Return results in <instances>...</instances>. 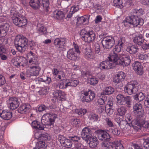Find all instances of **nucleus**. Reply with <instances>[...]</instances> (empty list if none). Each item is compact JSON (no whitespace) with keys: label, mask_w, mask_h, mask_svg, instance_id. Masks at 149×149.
Segmentation results:
<instances>
[{"label":"nucleus","mask_w":149,"mask_h":149,"mask_svg":"<svg viewBox=\"0 0 149 149\" xmlns=\"http://www.w3.org/2000/svg\"><path fill=\"white\" fill-rule=\"evenodd\" d=\"M122 47L118 44L116 45L113 50V52L110 54L109 58L110 61H114L117 65H122L123 67L127 66L131 62L130 57L125 55L119 58L118 56L117 53L120 51Z\"/></svg>","instance_id":"1"},{"label":"nucleus","mask_w":149,"mask_h":149,"mask_svg":"<svg viewBox=\"0 0 149 149\" xmlns=\"http://www.w3.org/2000/svg\"><path fill=\"white\" fill-rule=\"evenodd\" d=\"M29 5L34 9H38L40 7L42 6L47 13H48L50 10L49 0H31L29 2Z\"/></svg>","instance_id":"2"},{"label":"nucleus","mask_w":149,"mask_h":149,"mask_svg":"<svg viewBox=\"0 0 149 149\" xmlns=\"http://www.w3.org/2000/svg\"><path fill=\"white\" fill-rule=\"evenodd\" d=\"M28 40L24 36L16 37L14 40V44L16 47L20 52H24L26 49L25 47L27 45Z\"/></svg>","instance_id":"3"},{"label":"nucleus","mask_w":149,"mask_h":149,"mask_svg":"<svg viewBox=\"0 0 149 149\" xmlns=\"http://www.w3.org/2000/svg\"><path fill=\"white\" fill-rule=\"evenodd\" d=\"M143 20L141 18H139L138 17L135 16H131L128 18L123 21L125 26L127 25V23L132 24L134 27L137 26L140 27L143 24Z\"/></svg>","instance_id":"4"},{"label":"nucleus","mask_w":149,"mask_h":149,"mask_svg":"<svg viewBox=\"0 0 149 149\" xmlns=\"http://www.w3.org/2000/svg\"><path fill=\"white\" fill-rule=\"evenodd\" d=\"M80 34L83 40L88 43L93 41L95 38V34L93 31H86L83 29L81 30Z\"/></svg>","instance_id":"5"},{"label":"nucleus","mask_w":149,"mask_h":149,"mask_svg":"<svg viewBox=\"0 0 149 149\" xmlns=\"http://www.w3.org/2000/svg\"><path fill=\"white\" fill-rule=\"evenodd\" d=\"M116 99L117 103L120 105H125L129 108L131 107L132 101L129 96L119 94L117 96Z\"/></svg>","instance_id":"6"},{"label":"nucleus","mask_w":149,"mask_h":149,"mask_svg":"<svg viewBox=\"0 0 149 149\" xmlns=\"http://www.w3.org/2000/svg\"><path fill=\"white\" fill-rule=\"evenodd\" d=\"M13 23L19 27H22L27 24V20L25 17L20 14H14L12 17Z\"/></svg>","instance_id":"7"},{"label":"nucleus","mask_w":149,"mask_h":149,"mask_svg":"<svg viewBox=\"0 0 149 149\" xmlns=\"http://www.w3.org/2000/svg\"><path fill=\"white\" fill-rule=\"evenodd\" d=\"M138 83L135 81H132L127 84L125 89L129 95H131L136 92L138 91Z\"/></svg>","instance_id":"8"},{"label":"nucleus","mask_w":149,"mask_h":149,"mask_svg":"<svg viewBox=\"0 0 149 149\" xmlns=\"http://www.w3.org/2000/svg\"><path fill=\"white\" fill-rule=\"evenodd\" d=\"M99 139L101 141H109L110 140L109 134L106 131L102 130H98L95 132Z\"/></svg>","instance_id":"9"},{"label":"nucleus","mask_w":149,"mask_h":149,"mask_svg":"<svg viewBox=\"0 0 149 149\" xmlns=\"http://www.w3.org/2000/svg\"><path fill=\"white\" fill-rule=\"evenodd\" d=\"M102 44L105 49L111 48L114 45L115 40L111 37H106L104 38L102 41Z\"/></svg>","instance_id":"10"},{"label":"nucleus","mask_w":149,"mask_h":149,"mask_svg":"<svg viewBox=\"0 0 149 149\" xmlns=\"http://www.w3.org/2000/svg\"><path fill=\"white\" fill-rule=\"evenodd\" d=\"M112 62L113 63H111L110 61H104L101 62L99 65L98 66V68H100L101 69H109L115 67V65H117L114 61Z\"/></svg>","instance_id":"11"},{"label":"nucleus","mask_w":149,"mask_h":149,"mask_svg":"<svg viewBox=\"0 0 149 149\" xmlns=\"http://www.w3.org/2000/svg\"><path fill=\"white\" fill-rule=\"evenodd\" d=\"M9 24L4 22L0 24V37H4L7 35V33L9 29Z\"/></svg>","instance_id":"12"},{"label":"nucleus","mask_w":149,"mask_h":149,"mask_svg":"<svg viewBox=\"0 0 149 149\" xmlns=\"http://www.w3.org/2000/svg\"><path fill=\"white\" fill-rule=\"evenodd\" d=\"M10 109L12 110L17 109L19 104V99L16 97H11L9 99Z\"/></svg>","instance_id":"13"},{"label":"nucleus","mask_w":149,"mask_h":149,"mask_svg":"<svg viewBox=\"0 0 149 149\" xmlns=\"http://www.w3.org/2000/svg\"><path fill=\"white\" fill-rule=\"evenodd\" d=\"M81 135L83 139L88 142L91 136V130L87 127H85L82 129Z\"/></svg>","instance_id":"14"},{"label":"nucleus","mask_w":149,"mask_h":149,"mask_svg":"<svg viewBox=\"0 0 149 149\" xmlns=\"http://www.w3.org/2000/svg\"><path fill=\"white\" fill-rule=\"evenodd\" d=\"M142 105L139 103H136L133 106L134 111L135 113H136L137 116L142 117L143 113L142 111Z\"/></svg>","instance_id":"15"},{"label":"nucleus","mask_w":149,"mask_h":149,"mask_svg":"<svg viewBox=\"0 0 149 149\" xmlns=\"http://www.w3.org/2000/svg\"><path fill=\"white\" fill-rule=\"evenodd\" d=\"M141 123L142 120L141 119H139V118H138L137 120H134L131 123H129L128 124L130 126H132L135 130H138L141 128Z\"/></svg>","instance_id":"16"},{"label":"nucleus","mask_w":149,"mask_h":149,"mask_svg":"<svg viewBox=\"0 0 149 149\" xmlns=\"http://www.w3.org/2000/svg\"><path fill=\"white\" fill-rule=\"evenodd\" d=\"M145 39L143 34H140L136 36L133 39V42L138 45L142 46Z\"/></svg>","instance_id":"17"},{"label":"nucleus","mask_w":149,"mask_h":149,"mask_svg":"<svg viewBox=\"0 0 149 149\" xmlns=\"http://www.w3.org/2000/svg\"><path fill=\"white\" fill-rule=\"evenodd\" d=\"M31 108V106L29 104H25L21 105L18 109L19 113L24 114L29 112Z\"/></svg>","instance_id":"18"},{"label":"nucleus","mask_w":149,"mask_h":149,"mask_svg":"<svg viewBox=\"0 0 149 149\" xmlns=\"http://www.w3.org/2000/svg\"><path fill=\"white\" fill-rule=\"evenodd\" d=\"M40 70V68L38 66H33L30 71V74H26L27 76L30 77L31 76H37L39 74Z\"/></svg>","instance_id":"19"},{"label":"nucleus","mask_w":149,"mask_h":149,"mask_svg":"<svg viewBox=\"0 0 149 149\" xmlns=\"http://www.w3.org/2000/svg\"><path fill=\"white\" fill-rule=\"evenodd\" d=\"M133 69L139 75H141L143 74V67L140 62L138 61L135 62L133 66Z\"/></svg>","instance_id":"20"},{"label":"nucleus","mask_w":149,"mask_h":149,"mask_svg":"<svg viewBox=\"0 0 149 149\" xmlns=\"http://www.w3.org/2000/svg\"><path fill=\"white\" fill-rule=\"evenodd\" d=\"M67 56L68 59L74 61H76L78 58L74 51L72 49H69L68 52Z\"/></svg>","instance_id":"21"},{"label":"nucleus","mask_w":149,"mask_h":149,"mask_svg":"<svg viewBox=\"0 0 149 149\" xmlns=\"http://www.w3.org/2000/svg\"><path fill=\"white\" fill-rule=\"evenodd\" d=\"M54 43L56 46L58 47L59 48H62L64 46L65 40L62 38H57L54 40Z\"/></svg>","instance_id":"22"},{"label":"nucleus","mask_w":149,"mask_h":149,"mask_svg":"<svg viewBox=\"0 0 149 149\" xmlns=\"http://www.w3.org/2000/svg\"><path fill=\"white\" fill-rule=\"evenodd\" d=\"M110 146L112 149H124L123 145L118 141H114L111 143Z\"/></svg>","instance_id":"23"},{"label":"nucleus","mask_w":149,"mask_h":149,"mask_svg":"<svg viewBox=\"0 0 149 149\" xmlns=\"http://www.w3.org/2000/svg\"><path fill=\"white\" fill-rule=\"evenodd\" d=\"M114 89L111 86L107 87L105 88L103 91L101 93V95H111L114 92Z\"/></svg>","instance_id":"24"},{"label":"nucleus","mask_w":149,"mask_h":149,"mask_svg":"<svg viewBox=\"0 0 149 149\" xmlns=\"http://www.w3.org/2000/svg\"><path fill=\"white\" fill-rule=\"evenodd\" d=\"M0 116L4 120H8L11 118L12 113L11 112L4 110L0 113Z\"/></svg>","instance_id":"25"},{"label":"nucleus","mask_w":149,"mask_h":149,"mask_svg":"<svg viewBox=\"0 0 149 149\" xmlns=\"http://www.w3.org/2000/svg\"><path fill=\"white\" fill-rule=\"evenodd\" d=\"M89 140L90 141L89 146L91 148L96 147L98 143V141L96 137L91 136Z\"/></svg>","instance_id":"26"},{"label":"nucleus","mask_w":149,"mask_h":149,"mask_svg":"<svg viewBox=\"0 0 149 149\" xmlns=\"http://www.w3.org/2000/svg\"><path fill=\"white\" fill-rule=\"evenodd\" d=\"M126 51L130 54H135L138 51L139 48L136 45H134L128 47Z\"/></svg>","instance_id":"27"},{"label":"nucleus","mask_w":149,"mask_h":149,"mask_svg":"<svg viewBox=\"0 0 149 149\" xmlns=\"http://www.w3.org/2000/svg\"><path fill=\"white\" fill-rule=\"evenodd\" d=\"M31 126L35 129H38L40 130H44V127L40 125V123L37 120L33 121L31 123Z\"/></svg>","instance_id":"28"},{"label":"nucleus","mask_w":149,"mask_h":149,"mask_svg":"<svg viewBox=\"0 0 149 149\" xmlns=\"http://www.w3.org/2000/svg\"><path fill=\"white\" fill-rule=\"evenodd\" d=\"M64 13L61 10H56L53 13V17L58 19H61L64 17Z\"/></svg>","instance_id":"29"},{"label":"nucleus","mask_w":149,"mask_h":149,"mask_svg":"<svg viewBox=\"0 0 149 149\" xmlns=\"http://www.w3.org/2000/svg\"><path fill=\"white\" fill-rule=\"evenodd\" d=\"M45 117H48L49 121L52 123H54V119L57 118V116L56 114L49 113L44 114L43 116V118H45Z\"/></svg>","instance_id":"30"},{"label":"nucleus","mask_w":149,"mask_h":149,"mask_svg":"<svg viewBox=\"0 0 149 149\" xmlns=\"http://www.w3.org/2000/svg\"><path fill=\"white\" fill-rule=\"evenodd\" d=\"M68 82H67L65 84V87H67L68 86L76 87L79 84V81L77 80L70 79Z\"/></svg>","instance_id":"31"},{"label":"nucleus","mask_w":149,"mask_h":149,"mask_svg":"<svg viewBox=\"0 0 149 149\" xmlns=\"http://www.w3.org/2000/svg\"><path fill=\"white\" fill-rule=\"evenodd\" d=\"M118 112L117 114L120 116H122L125 114L127 111V108L125 107L121 106L118 107L117 109Z\"/></svg>","instance_id":"32"},{"label":"nucleus","mask_w":149,"mask_h":149,"mask_svg":"<svg viewBox=\"0 0 149 149\" xmlns=\"http://www.w3.org/2000/svg\"><path fill=\"white\" fill-rule=\"evenodd\" d=\"M101 98L98 99L97 102L98 105H103L105 104L107 101V97L106 95H102Z\"/></svg>","instance_id":"33"},{"label":"nucleus","mask_w":149,"mask_h":149,"mask_svg":"<svg viewBox=\"0 0 149 149\" xmlns=\"http://www.w3.org/2000/svg\"><path fill=\"white\" fill-rule=\"evenodd\" d=\"M133 98L135 100L141 102L144 99L145 96L142 93L140 92L134 95Z\"/></svg>","instance_id":"34"},{"label":"nucleus","mask_w":149,"mask_h":149,"mask_svg":"<svg viewBox=\"0 0 149 149\" xmlns=\"http://www.w3.org/2000/svg\"><path fill=\"white\" fill-rule=\"evenodd\" d=\"M84 95L81 98V101L83 103L86 102H89L91 101L90 98L89 96V93L87 92H85L84 93Z\"/></svg>","instance_id":"35"},{"label":"nucleus","mask_w":149,"mask_h":149,"mask_svg":"<svg viewBox=\"0 0 149 149\" xmlns=\"http://www.w3.org/2000/svg\"><path fill=\"white\" fill-rule=\"evenodd\" d=\"M6 52L5 49L3 47L0 45V58L2 60H6L7 58V56L3 54Z\"/></svg>","instance_id":"36"},{"label":"nucleus","mask_w":149,"mask_h":149,"mask_svg":"<svg viewBox=\"0 0 149 149\" xmlns=\"http://www.w3.org/2000/svg\"><path fill=\"white\" fill-rule=\"evenodd\" d=\"M113 3L114 6L118 8H122L123 7V5L122 0H113Z\"/></svg>","instance_id":"37"},{"label":"nucleus","mask_w":149,"mask_h":149,"mask_svg":"<svg viewBox=\"0 0 149 149\" xmlns=\"http://www.w3.org/2000/svg\"><path fill=\"white\" fill-rule=\"evenodd\" d=\"M50 137L48 134L47 133L41 134L40 135L38 139L42 140V141H46L50 139Z\"/></svg>","instance_id":"38"},{"label":"nucleus","mask_w":149,"mask_h":149,"mask_svg":"<svg viewBox=\"0 0 149 149\" xmlns=\"http://www.w3.org/2000/svg\"><path fill=\"white\" fill-rule=\"evenodd\" d=\"M67 81V79H63V80L59 84H58L56 85V88L61 89L66 88L67 87H65V85Z\"/></svg>","instance_id":"39"},{"label":"nucleus","mask_w":149,"mask_h":149,"mask_svg":"<svg viewBox=\"0 0 149 149\" xmlns=\"http://www.w3.org/2000/svg\"><path fill=\"white\" fill-rule=\"evenodd\" d=\"M87 16L85 15L78 17L77 19V24L80 25L83 24L87 19Z\"/></svg>","instance_id":"40"},{"label":"nucleus","mask_w":149,"mask_h":149,"mask_svg":"<svg viewBox=\"0 0 149 149\" xmlns=\"http://www.w3.org/2000/svg\"><path fill=\"white\" fill-rule=\"evenodd\" d=\"M125 77V74L123 72H120L117 74V77L115 79H117L119 80H123Z\"/></svg>","instance_id":"41"},{"label":"nucleus","mask_w":149,"mask_h":149,"mask_svg":"<svg viewBox=\"0 0 149 149\" xmlns=\"http://www.w3.org/2000/svg\"><path fill=\"white\" fill-rule=\"evenodd\" d=\"M88 118L90 120L97 121L99 118L98 116L95 113H92L89 115Z\"/></svg>","instance_id":"42"},{"label":"nucleus","mask_w":149,"mask_h":149,"mask_svg":"<svg viewBox=\"0 0 149 149\" xmlns=\"http://www.w3.org/2000/svg\"><path fill=\"white\" fill-rule=\"evenodd\" d=\"M61 145L65 147L70 148L72 146V142L70 140L67 139L63 142V143Z\"/></svg>","instance_id":"43"},{"label":"nucleus","mask_w":149,"mask_h":149,"mask_svg":"<svg viewBox=\"0 0 149 149\" xmlns=\"http://www.w3.org/2000/svg\"><path fill=\"white\" fill-rule=\"evenodd\" d=\"M129 125L127 122L124 120H122L119 123V126L122 129H125L127 128V126Z\"/></svg>","instance_id":"44"},{"label":"nucleus","mask_w":149,"mask_h":149,"mask_svg":"<svg viewBox=\"0 0 149 149\" xmlns=\"http://www.w3.org/2000/svg\"><path fill=\"white\" fill-rule=\"evenodd\" d=\"M113 81L116 83V86L118 88H120L123 86V84L121 80H119L117 79H113Z\"/></svg>","instance_id":"45"},{"label":"nucleus","mask_w":149,"mask_h":149,"mask_svg":"<svg viewBox=\"0 0 149 149\" xmlns=\"http://www.w3.org/2000/svg\"><path fill=\"white\" fill-rule=\"evenodd\" d=\"M45 142L43 141H39L36 144V146L39 148H44L45 147Z\"/></svg>","instance_id":"46"},{"label":"nucleus","mask_w":149,"mask_h":149,"mask_svg":"<svg viewBox=\"0 0 149 149\" xmlns=\"http://www.w3.org/2000/svg\"><path fill=\"white\" fill-rule=\"evenodd\" d=\"M38 30L39 33L41 34H45L47 33L46 28L43 26L39 27Z\"/></svg>","instance_id":"47"},{"label":"nucleus","mask_w":149,"mask_h":149,"mask_svg":"<svg viewBox=\"0 0 149 149\" xmlns=\"http://www.w3.org/2000/svg\"><path fill=\"white\" fill-rule=\"evenodd\" d=\"M71 139L74 142H75V143H79V141L81 139V138L79 136H72L70 137Z\"/></svg>","instance_id":"48"},{"label":"nucleus","mask_w":149,"mask_h":149,"mask_svg":"<svg viewBox=\"0 0 149 149\" xmlns=\"http://www.w3.org/2000/svg\"><path fill=\"white\" fill-rule=\"evenodd\" d=\"M87 93H89V96L90 98L91 101H92L95 97V93L93 91L90 90H89Z\"/></svg>","instance_id":"49"},{"label":"nucleus","mask_w":149,"mask_h":149,"mask_svg":"<svg viewBox=\"0 0 149 149\" xmlns=\"http://www.w3.org/2000/svg\"><path fill=\"white\" fill-rule=\"evenodd\" d=\"M89 83L92 85H95L98 83V79L95 78H90Z\"/></svg>","instance_id":"50"},{"label":"nucleus","mask_w":149,"mask_h":149,"mask_svg":"<svg viewBox=\"0 0 149 149\" xmlns=\"http://www.w3.org/2000/svg\"><path fill=\"white\" fill-rule=\"evenodd\" d=\"M102 143V147H104L105 149H108L110 148L111 147L109 145L108 142L109 141H103Z\"/></svg>","instance_id":"51"},{"label":"nucleus","mask_w":149,"mask_h":149,"mask_svg":"<svg viewBox=\"0 0 149 149\" xmlns=\"http://www.w3.org/2000/svg\"><path fill=\"white\" fill-rule=\"evenodd\" d=\"M36 45V43L34 42L33 41H30L29 42L28 46L31 50H33Z\"/></svg>","instance_id":"52"},{"label":"nucleus","mask_w":149,"mask_h":149,"mask_svg":"<svg viewBox=\"0 0 149 149\" xmlns=\"http://www.w3.org/2000/svg\"><path fill=\"white\" fill-rule=\"evenodd\" d=\"M39 95H45L47 94V89L44 88H42L38 91Z\"/></svg>","instance_id":"53"},{"label":"nucleus","mask_w":149,"mask_h":149,"mask_svg":"<svg viewBox=\"0 0 149 149\" xmlns=\"http://www.w3.org/2000/svg\"><path fill=\"white\" fill-rule=\"evenodd\" d=\"M141 125L144 128H149V121L146 122L144 120H142Z\"/></svg>","instance_id":"54"},{"label":"nucleus","mask_w":149,"mask_h":149,"mask_svg":"<svg viewBox=\"0 0 149 149\" xmlns=\"http://www.w3.org/2000/svg\"><path fill=\"white\" fill-rule=\"evenodd\" d=\"M95 53L98 54L100 51V46L99 44L97 43H95Z\"/></svg>","instance_id":"55"},{"label":"nucleus","mask_w":149,"mask_h":149,"mask_svg":"<svg viewBox=\"0 0 149 149\" xmlns=\"http://www.w3.org/2000/svg\"><path fill=\"white\" fill-rule=\"evenodd\" d=\"M125 38L123 37H121L120 38V39L119 40L118 44L121 46H123V44L125 43Z\"/></svg>","instance_id":"56"},{"label":"nucleus","mask_w":149,"mask_h":149,"mask_svg":"<svg viewBox=\"0 0 149 149\" xmlns=\"http://www.w3.org/2000/svg\"><path fill=\"white\" fill-rule=\"evenodd\" d=\"M114 111L113 109H111V107L107 108L105 111V112L108 115H110L112 114Z\"/></svg>","instance_id":"57"},{"label":"nucleus","mask_w":149,"mask_h":149,"mask_svg":"<svg viewBox=\"0 0 149 149\" xmlns=\"http://www.w3.org/2000/svg\"><path fill=\"white\" fill-rule=\"evenodd\" d=\"M82 51L87 56H89L91 54V50L89 49L85 48L83 49Z\"/></svg>","instance_id":"58"},{"label":"nucleus","mask_w":149,"mask_h":149,"mask_svg":"<svg viewBox=\"0 0 149 149\" xmlns=\"http://www.w3.org/2000/svg\"><path fill=\"white\" fill-rule=\"evenodd\" d=\"M13 65L16 66L18 67V66H23V64L20 62L16 60H15L13 62Z\"/></svg>","instance_id":"59"},{"label":"nucleus","mask_w":149,"mask_h":149,"mask_svg":"<svg viewBox=\"0 0 149 149\" xmlns=\"http://www.w3.org/2000/svg\"><path fill=\"white\" fill-rule=\"evenodd\" d=\"M59 91L60 90H56L53 93V97L55 100L59 97Z\"/></svg>","instance_id":"60"},{"label":"nucleus","mask_w":149,"mask_h":149,"mask_svg":"<svg viewBox=\"0 0 149 149\" xmlns=\"http://www.w3.org/2000/svg\"><path fill=\"white\" fill-rule=\"evenodd\" d=\"M112 132L114 135H119L120 133V131L116 128L112 129Z\"/></svg>","instance_id":"61"},{"label":"nucleus","mask_w":149,"mask_h":149,"mask_svg":"<svg viewBox=\"0 0 149 149\" xmlns=\"http://www.w3.org/2000/svg\"><path fill=\"white\" fill-rule=\"evenodd\" d=\"M143 146L144 148L146 149H147L149 148V141L148 139H147L145 141H144L143 144Z\"/></svg>","instance_id":"62"},{"label":"nucleus","mask_w":149,"mask_h":149,"mask_svg":"<svg viewBox=\"0 0 149 149\" xmlns=\"http://www.w3.org/2000/svg\"><path fill=\"white\" fill-rule=\"evenodd\" d=\"M47 108V107L44 105H42L40 106L38 108V111L40 112H42Z\"/></svg>","instance_id":"63"},{"label":"nucleus","mask_w":149,"mask_h":149,"mask_svg":"<svg viewBox=\"0 0 149 149\" xmlns=\"http://www.w3.org/2000/svg\"><path fill=\"white\" fill-rule=\"evenodd\" d=\"M144 104L146 108H149V96L147 97Z\"/></svg>","instance_id":"64"}]
</instances>
